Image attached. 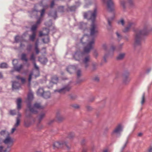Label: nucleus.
I'll list each match as a JSON object with an SVG mask.
<instances>
[{
    "label": "nucleus",
    "mask_w": 152,
    "mask_h": 152,
    "mask_svg": "<svg viewBox=\"0 0 152 152\" xmlns=\"http://www.w3.org/2000/svg\"><path fill=\"white\" fill-rule=\"evenodd\" d=\"M0 66L1 68H5L8 67V65L5 63H2L0 64Z\"/></svg>",
    "instance_id": "34"
},
{
    "label": "nucleus",
    "mask_w": 152,
    "mask_h": 152,
    "mask_svg": "<svg viewBox=\"0 0 152 152\" xmlns=\"http://www.w3.org/2000/svg\"><path fill=\"white\" fill-rule=\"evenodd\" d=\"M107 21H108V24L110 26H111V22H110V20L109 19H108L107 20Z\"/></svg>",
    "instance_id": "61"
},
{
    "label": "nucleus",
    "mask_w": 152,
    "mask_h": 152,
    "mask_svg": "<svg viewBox=\"0 0 152 152\" xmlns=\"http://www.w3.org/2000/svg\"><path fill=\"white\" fill-rule=\"evenodd\" d=\"M11 150V148L9 146H7V147L4 150H3L1 152H10Z\"/></svg>",
    "instance_id": "38"
},
{
    "label": "nucleus",
    "mask_w": 152,
    "mask_h": 152,
    "mask_svg": "<svg viewBox=\"0 0 152 152\" xmlns=\"http://www.w3.org/2000/svg\"><path fill=\"white\" fill-rule=\"evenodd\" d=\"M52 21L51 20H50L48 22H46L45 23V26L49 27H50L52 26Z\"/></svg>",
    "instance_id": "36"
},
{
    "label": "nucleus",
    "mask_w": 152,
    "mask_h": 152,
    "mask_svg": "<svg viewBox=\"0 0 152 152\" xmlns=\"http://www.w3.org/2000/svg\"><path fill=\"white\" fill-rule=\"evenodd\" d=\"M30 60L32 61L33 62H35L36 57L34 53L31 54L30 56Z\"/></svg>",
    "instance_id": "31"
},
{
    "label": "nucleus",
    "mask_w": 152,
    "mask_h": 152,
    "mask_svg": "<svg viewBox=\"0 0 152 152\" xmlns=\"http://www.w3.org/2000/svg\"><path fill=\"white\" fill-rule=\"evenodd\" d=\"M90 59V56H88L86 57L83 60V62L85 64V67L86 68L88 67V62L89 61Z\"/></svg>",
    "instance_id": "19"
},
{
    "label": "nucleus",
    "mask_w": 152,
    "mask_h": 152,
    "mask_svg": "<svg viewBox=\"0 0 152 152\" xmlns=\"http://www.w3.org/2000/svg\"><path fill=\"white\" fill-rule=\"evenodd\" d=\"M16 78L17 79H18V80H20V79L21 80V78L20 77V76L19 75L16 76Z\"/></svg>",
    "instance_id": "63"
},
{
    "label": "nucleus",
    "mask_w": 152,
    "mask_h": 152,
    "mask_svg": "<svg viewBox=\"0 0 152 152\" xmlns=\"http://www.w3.org/2000/svg\"><path fill=\"white\" fill-rule=\"evenodd\" d=\"M3 142L6 144H7L11 148L13 145V140L10 135L6 137V138L4 140Z\"/></svg>",
    "instance_id": "10"
},
{
    "label": "nucleus",
    "mask_w": 152,
    "mask_h": 152,
    "mask_svg": "<svg viewBox=\"0 0 152 152\" xmlns=\"http://www.w3.org/2000/svg\"><path fill=\"white\" fill-rule=\"evenodd\" d=\"M94 80L96 82H98L99 80V78L98 77H96L94 79Z\"/></svg>",
    "instance_id": "57"
},
{
    "label": "nucleus",
    "mask_w": 152,
    "mask_h": 152,
    "mask_svg": "<svg viewBox=\"0 0 152 152\" xmlns=\"http://www.w3.org/2000/svg\"><path fill=\"white\" fill-rule=\"evenodd\" d=\"M76 66H69L66 68L67 71L70 74L72 73L76 70Z\"/></svg>",
    "instance_id": "13"
},
{
    "label": "nucleus",
    "mask_w": 152,
    "mask_h": 152,
    "mask_svg": "<svg viewBox=\"0 0 152 152\" xmlns=\"http://www.w3.org/2000/svg\"><path fill=\"white\" fill-rule=\"evenodd\" d=\"M33 75V72H31L30 74L29 75V76L28 79V81L29 82V84H30V83L31 81V79H32V76Z\"/></svg>",
    "instance_id": "41"
},
{
    "label": "nucleus",
    "mask_w": 152,
    "mask_h": 152,
    "mask_svg": "<svg viewBox=\"0 0 152 152\" xmlns=\"http://www.w3.org/2000/svg\"><path fill=\"white\" fill-rule=\"evenodd\" d=\"M55 0H53L51 1V3L50 4V8H52L54 6V5H55V3H54Z\"/></svg>",
    "instance_id": "42"
},
{
    "label": "nucleus",
    "mask_w": 152,
    "mask_h": 152,
    "mask_svg": "<svg viewBox=\"0 0 152 152\" xmlns=\"http://www.w3.org/2000/svg\"><path fill=\"white\" fill-rule=\"evenodd\" d=\"M97 10L96 9H95L94 11H88L84 13V17L85 18L90 20L92 21V23L91 25L90 29V35L88 36L87 35L85 34L80 40V42L82 43H85L83 42V39L87 40V44L86 46L84 48L83 51L81 52L80 51H77L75 53L73 57L75 60L79 61L86 55V54L88 53L91 50L93 49L94 44V37H96L98 33V30L96 26L94 23Z\"/></svg>",
    "instance_id": "1"
},
{
    "label": "nucleus",
    "mask_w": 152,
    "mask_h": 152,
    "mask_svg": "<svg viewBox=\"0 0 152 152\" xmlns=\"http://www.w3.org/2000/svg\"><path fill=\"white\" fill-rule=\"evenodd\" d=\"M18 60L17 59H14L12 61V64L15 70L19 72L23 69V64H20L18 66H17L16 65L18 64Z\"/></svg>",
    "instance_id": "9"
},
{
    "label": "nucleus",
    "mask_w": 152,
    "mask_h": 152,
    "mask_svg": "<svg viewBox=\"0 0 152 152\" xmlns=\"http://www.w3.org/2000/svg\"><path fill=\"white\" fill-rule=\"evenodd\" d=\"M86 24L83 23H80L79 24V28L80 29H83L86 28Z\"/></svg>",
    "instance_id": "30"
},
{
    "label": "nucleus",
    "mask_w": 152,
    "mask_h": 152,
    "mask_svg": "<svg viewBox=\"0 0 152 152\" xmlns=\"http://www.w3.org/2000/svg\"><path fill=\"white\" fill-rule=\"evenodd\" d=\"M121 23L122 25L124 26V20L123 19H121L120 21L118 22V23Z\"/></svg>",
    "instance_id": "52"
},
{
    "label": "nucleus",
    "mask_w": 152,
    "mask_h": 152,
    "mask_svg": "<svg viewBox=\"0 0 152 152\" xmlns=\"http://www.w3.org/2000/svg\"><path fill=\"white\" fill-rule=\"evenodd\" d=\"M48 15L49 16H52L53 18L54 19H56L57 17V12L56 11H51L49 12Z\"/></svg>",
    "instance_id": "20"
},
{
    "label": "nucleus",
    "mask_w": 152,
    "mask_h": 152,
    "mask_svg": "<svg viewBox=\"0 0 152 152\" xmlns=\"http://www.w3.org/2000/svg\"><path fill=\"white\" fill-rule=\"evenodd\" d=\"M0 135L4 137H7L10 135L9 132L6 130H2L0 132Z\"/></svg>",
    "instance_id": "17"
},
{
    "label": "nucleus",
    "mask_w": 152,
    "mask_h": 152,
    "mask_svg": "<svg viewBox=\"0 0 152 152\" xmlns=\"http://www.w3.org/2000/svg\"><path fill=\"white\" fill-rule=\"evenodd\" d=\"M125 56V54L124 53H120L117 57V59L118 60H121L124 58Z\"/></svg>",
    "instance_id": "28"
},
{
    "label": "nucleus",
    "mask_w": 152,
    "mask_h": 152,
    "mask_svg": "<svg viewBox=\"0 0 152 152\" xmlns=\"http://www.w3.org/2000/svg\"><path fill=\"white\" fill-rule=\"evenodd\" d=\"M39 61L42 64H45L47 63L48 61L47 59L45 57H43L42 58L39 57Z\"/></svg>",
    "instance_id": "26"
},
{
    "label": "nucleus",
    "mask_w": 152,
    "mask_h": 152,
    "mask_svg": "<svg viewBox=\"0 0 152 152\" xmlns=\"http://www.w3.org/2000/svg\"><path fill=\"white\" fill-rule=\"evenodd\" d=\"M121 5L123 6V7L124 8H125V2L124 0H122L121 1Z\"/></svg>",
    "instance_id": "45"
},
{
    "label": "nucleus",
    "mask_w": 152,
    "mask_h": 152,
    "mask_svg": "<svg viewBox=\"0 0 152 152\" xmlns=\"http://www.w3.org/2000/svg\"><path fill=\"white\" fill-rule=\"evenodd\" d=\"M136 24L134 23H130L128 26L125 28L123 30L124 32L128 31L130 29H133L135 34L134 37V44L135 45H140L141 44L142 37L143 35L147 34L149 33V31L146 27L144 28L142 30L136 28L134 29Z\"/></svg>",
    "instance_id": "2"
},
{
    "label": "nucleus",
    "mask_w": 152,
    "mask_h": 152,
    "mask_svg": "<svg viewBox=\"0 0 152 152\" xmlns=\"http://www.w3.org/2000/svg\"><path fill=\"white\" fill-rule=\"evenodd\" d=\"M27 54L25 53H23L21 56V59L22 61L27 62L28 59L26 57Z\"/></svg>",
    "instance_id": "25"
},
{
    "label": "nucleus",
    "mask_w": 152,
    "mask_h": 152,
    "mask_svg": "<svg viewBox=\"0 0 152 152\" xmlns=\"http://www.w3.org/2000/svg\"><path fill=\"white\" fill-rule=\"evenodd\" d=\"M126 145V143H125L123 147L122 148H121L120 152H124V148H125Z\"/></svg>",
    "instance_id": "55"
},
{
    "label": "nucleus",
    "mask_w": 152,
    "mask_h": 152,
    "mask_svg": "<svg viewBox=\"0 0 152 152\" xmlns=\"http://www.w3.org/2000/svg\"><path fill=\"white\" fill-rule=\"evenodd\" d=\"M21 99L20 98H18L17 100V108L18 110V116L16 119V123L11 129L10 132L11 134H13L14 132L16 130L17 127L19 125L20 123V119L21 115L19 113V111L21 108Z\"/></svg>",
    "instance_id": "4"
},
{
    "label": "nucleus",
    "mask_w": 152,
    "mask_h": 152,
    "mask_svg": "<svg viewBox=\"0 0 152 152\" xmlns=\"http://www.w3.org/2000/svg\"><path fill=\"white\" fill-rule=\"evenodd\" d=\"M64 146L66 147L68 149L70 148L67 145L66 143L65 142H54L53 144V149H54Z\"/></svg>",
    "instance_id": "8"
},
{
    "label": "nucleus",
    "mask_w": 152,
    "mask_h": 152,
    "mask_svg": "<svg viewBox=\"0 0 152 152\" xmlns=\"http://www.w3.org/2000/svg\"><path fill=\"white\" fill-rule=\"evenodd\" d=\"M20 87V84L19 83L15 81L12 82V88L13 89H18Z\"/></svg>",
    "instance_id": "14"
},
{
    "label": "nucleus",
    "mask_w": 152,
    "mask_h": 152,
    "mask_svg": "<svg viewBox=\"0 0 152 152\" xmlns=\"http://www.w3.org/2000/svg\"><path fill=\"white\" fill-rule=\"evenodd\" d=\"M107 6L109 11H112L114 9V5L112 0H108L107 2Z\"/></svg>",
    "instance_id": "11"
},
{
    "label": "nucleus",
    "mask_w": 152,
    "mask_h": 152,
    "mask_svg": "<svg viewBox=\"0 0 152 152\" xmlns=\"http://www.w3.org/2000/svg\"><path fill=\"white\" fill-rule=\"evenodd\" d=\"M58 78L56 76H53L51 78V81L50 83V84H51L52 83L56 84L58 82Z\"/></svg>",
    "instance_id": "16"
},
{
    "label": "nucleus",
    "mask_w": 152,
    "mask_h": 152,
    "mask_svg": "<svg viewBox=\"0 0 152 152\" xmlns=\"http://www.w3.org/2000/svg\"><path fill=\"white\" fill-rule=\"evenodd\" d=\"M102 48L103 49L105 50V51H107V46L106 44H103L102 45Z\"/></svg>",
    "instance_id": "44"
},
{
    "label": "nucleus",
    "mask_w": 152,
    "mask_h": 152,
    "mask_svg": "<svg viewBox=\"0 0 152 152\" xmlns=\"http://www.w3.org/2000/svg\"><path fill=\"white\" fill-rule=\"evenodd\" d=\"M115 49V47L113 46L111 47L110 51L113 52Z\"/></svg>",
    "instance_id": "56"
},
{
    "label": "nucleus",
    "mask_w": 152,
    "mask_h": 152,
    "mask_svg": "<svg viewBox=\"0 0 152 152\" xmlns=\"http://www.w3.org/2000/svg\"><path fill=\"white\" fill-rule=\"evenodd\" d=\"M32 48V45L31 44H29L27 46L26 50L28 52H30Z\"/></svg>",
    "instance_id": "35"
},
{
    "label": "nucleus",
    "mask_w": 152,
    "mask_h": 152,
    "mask_svg": "<svg viewBox=\"0 0 152 152\" xmlns=\"http://www.w3.org/2000/svg\"><path fill=\"white\" fill-rule=\"evenodd\" d=\"M108 56V55L106 54H105V55L103 57L104 60V61L105 62H107L106 58H107Z\"/></svg>",
    "instance_id": "50"
},
{
    "label": "nucleus",
    "mask_w": 152,
    "mask_h": 152,
    "mask_svg": "<svg viewBox=\"0 0 152 152\" xmlns=\"http://www.w3.org/2000/svg\"><path fill=\"white\" fill-rule=\"evenodd\" d=\"M71 88V86L69 85H66L63 86L61 88L58 90H55V92H58L60 94H64L69 92Z\"/></svg>",
    "instance_id": "6"
},
{
    "label": "nucleus",
    "mask_w": 152,
    "mask_h": 152,
    "mask_svg": "<svg viewBox=\"0 0 152 152\" xmlns=\"http://www.w3.org/2000/svg\"><path fill=\"white\" fill-rule=\"evenodd\" d=\"M73 107H74L75 108H78L79 107L78 105H77V104L74 105L73 106Z\"/></svg>",
    "instance_id": "59"
},
{
    "label": "nucleus",
    "mask_w": 152,
    "mask_h": 152,
    "mask_svg": "<svg viewBox=\"0 0 152 152\" xmlns=\"http://www.w3.org/2000/svg\"><path fill=\"white\" fill-rule=\"evenodd\" d=\"M74 136V134L72 132L69 133L67 137L70 139L73 138Z\"/></svg>",
    "instance_id": "39"
},
{
    "label": "nucleus",
    "mask_w": 152,
    "mask_h": 152,
    "mask_svg": "<svg viewBox=\"0 0 152 152\" xmlns=\"http://www.w3.org/2000/svg\"><path fill=\"white\" fill-rule=\"evenodd\" d=\"M34 98L33 93L31 91H30L28 95L27 100L28 102L32 101Z\"/></svg>",
    "instance_id": "21"
},
{
    "label": "nucleus",
    "mask_w": 152,
    "mask_h": 152,
    "mask_svg": "<svg viewBox=\"0 0 152 152\" xmlns=\"http://www.w3.org/2000/svg\"><path fill=\"white\" fill-rule=\"evenodd\" d=\"M3 148V146H0V152H1L2 151V150Z\"/></svg>",
    "instance_id": "62"
},
{
    "label": "nucleus",
    "mask_w": 152,
    "mask_h": 152,
    "mask_svg": "<svg viewBox=\"0 0 152 152\" xmlns=\"http://www.w3.org/2000/svg\"><path fill=\"white\" fill-rule=\"evenodd\" d=\"M76 4L77 7H78L80 6V3L79 1H78L77 2H76Z\"/></svg>",
    "instance_id": "60"
},
{
    "label": "nucleus",
    "mask_w": 152,
    "mask_h": 152,
    "mask_svg": "<svg viewBox=\"0 0 152 152\" xmlns=\"http://www.w3.org/2000/svg\"><path fill=\"white\" fill-rule=\"evenodd\" d=\"M35 50L36 51V54H38L39 53V51L38 49V48H35Z\"/></svg>",
    "instance_id": "54"
},
{
    "label": "nucleus",
    "mask_w": 152,
    "mask_h": 152,
    "mask_svg": "<svg viewBox=\"0 0 152 152\" xmlns=\"http://www.w3.org/2000/svg\"><path fill=\"white\" fill-rule=\"evenodd\" d=\"M35 48H38V39H37V40L35 42Z\"/></svg>",
    "instance_id": "51"
},
{
    "label": "nucleus",
    "mask_w": 152,
    "mask_h": 152,
    "mask_svg": "<svg viewBox=\"0 0 152 152\" xmlns=\"http://www.w3.org/2000/svg\"><path fill=\"white\" fill-rule=\"evenodd\" d=\"M31 104L30 103H28V107L30 111L33 113H37L38 110H39L43 108V107L39 103H35L33 107H31Z\"/></svg>",
    "instance_id": "5"
},
{
    "label": "nucleus",
    "mask_w": 152,
    "mask_h": 152,
    "mask_svg": "<svg viewBox=\"0 0 152 152\" xmlns=\"http://www.w3.org/2000/svg\"><path fill=\"white\" fill-rule=\"evenodd\" d=\"M21 80L22 83H24L25 81V79L24 78L21 77Z\"/></svg>",
    "instance_id": "58"
},
{
    "label": "nucleus",
    "mask_w": 152,
    "mask_h": 152,
    "mask_svg": "<svg viewBox=\"0 0 152 152\" xmlns=\"http://www.w3.org/2000/svg\"><path fill=\"white\" fill-rule=\"evenodd\" d=\"M58 11L60 12H63L64 11V7L63 6H59L58 8Z\"/></svg>",
    "instance_id": "37"
},
{
    "label": "nucleus",
    "mask_w": 152,
    "mask_h": 152,
    "mask_svg": "<svg viewBox=\"0 0 152 152\" xmlns=\"http://www.w3.org/2000/svg\"><path fill=\"white\" fill-rule=\"evenodd\" d=\"M123 127L121 124L118 125L111 133L112 135H115L117 137L119 136L120 133L123 131Z\"/></svg>",
    "instance_id": "7"
},
{
    "label": "nucleus",
    "mask_w": 152,
    "mask_h": 152,
    "mask_svg": "<svg viewBox=\"0 0 152 152\" xmlns=\"http://www.w3.org/2000/svg\"><path fill=\"white\" fill-rule=\"evenodd\" d=\"M44 92H45V91L44 89L42 88H40L38 89L37 94L38 96L42 97Z\"/></svg>",
    "instance_id": "15"
},
{
    "label": "nucleus",
    "mask_w": 152,
    "mask_h": 152,
    "mask_svg": "<svg viewBox=\"0 0 152 152\" xmlns=\"http://www.w3.org/2000/svg\"><path fill=\"white\" fill-rule=\"evenodd\" d=\"M93 70L95 69L96 68V67L97 65V64L96 63H94L93 64Z\"/></svg>",
    "instance_id": "49"
},
{
    "label": "nucleus",
    "mask_w": 152,
    "mask_h": 152,
    "mask_svg": "<svg viewBox=\"0 0 152 152\" xmlns=\"http://www.w3.org/2000/svg\"><path fill=\"white\" fill-rule=\"evenodd\" d=\"M45 11L44 9H42V10L40 11V17L39 18L36 23L31 26V31L32 34L29 35V40L32 42H34L35 40L37 33V28L43 20L42 16L44 15Z\"/></svg>",
    "instance_id": "3"
},
{
    "label": "nucleus",
    "mask_w": 152,
    "mask_h": 152,
    "mask_svg": "<svg viewBox=\"0 0 152 152\" xmlns=\"http://www.w3.org/2000/svg\"><path fill=\"white\" fill-rule=\"evenodd\" d=\"M151 68H148L146 70L145 73L147 74H148L151 71Z\"/></svg>",
    "instance_id": "53"
},
{
    "label": "nucleus",
    "mask_w": 152,
    "mask_h": 152,
    "mask_svg": "<svg viewBox=\"0 0 152 152\" xmlns=\"http://www.w3.org/2000/svg\"><path fill=\"white\" fill-rule=\"evenodd\" d=\"M116 33L117 37L119 39V41H120V40H121L122 38V36L118 32H117Z\"/></svg>",
    "instance_id": "46"
},
{
    "label": "nucleus",
    "mask_w": 152,
    "mask_h": 152,
    "mask_svg": "<svg viewBox=\"0 0 152 152\" xmlns=\"http://www.w3.org/2000/svg\"><path fill=\"white\" fill-rule=\"evenodd\" d=\"M76 9V7L75 6H73L71 7H68L67 9V11H74Z\"/></svg>",
    "instance_id": "27"
},
{
    "label": "nucleus",
    "mask_w": 152,
    "mask_h": 152,
    "mask_svg": "<svg viewBox=\"0 0 152 152\" xmlns=\"http://www.w3.org/2000/svg\"><path fill=\"white\" fill-rule=\"evenodd\" d=\"M17 111L16 110H11L10 111V113L12 115H14L16 114Z\"/></svg>",
    "instance_id": "40"
},
{
    "label": "nucleus",
    "mask_w": 152,
    "mask_h": 152,
    "mask_svg": "<svg viewBox=\"0 0 152 152\" xmlns=\"http://www.w3.org/2000/svg\"><path fill=\"white\" fill-rule=\"evenodd\" d=\"M124 43H123L119 45L117 48V49L118 50H121L122 48V46H123Z\"/></svg>",
    "instance_id": "48"
},
{
    "label": "nucleus",
    "mask_w": 152,
    "mask_h": 152,
    "mask_svg": "<svg viewBox=\"0 0 152 152\" xmlns=\"http://www.w3.org/2000/svg\"><path fill=\"white\" fill-rule=\"evenodd\" d=\"M45 114L44 113L41 114L39 116V120L41 121L44 117Z\"/></svg>",
    "instance_id": "47"
},
{
    "label": "nucleus",
    "mask_w": 152,
    "mask_h": 152,
    "mask_svg": "<svg viewBox=\"0 0 152 152\" xmlns=\"http://www.w3.org/2000/svg\"><path fill=\"white\" fill-rule=\"evenodd\" d=\"M149 152H152V147H151L149 148Z\"/></svg>",
    "instance_id": "64"
},
{
    "label": "nucleus",
    "mask_w": 152,
    "mask_h": 152,
    "mask_svg": "<svg viewBox=\"0 0 152 152\" xmlns=\"http://www.w3.org/2000/svg\"><path fill=\"white\" fill-rule=\"evenodd\" d=\"M39 12V11L36 10H33L29 12L31 15V17H32V16L34 15H35L36 14L37 12Z\"/></svg>",
    "instance_id": "32"
},
{
    "label": "nucleus",
    "mask_w": 152,
    "mask_h": 152,
    "mask_svg": "<svg viewBox=\"0 0 152 152\" xmlns=\"http://www.w3.org/2000/svg\"><path fill=\"white\" fill-rule=\"evenodd\" d=\"M33 64H34V67L35 69H36V70L35 71V72L37 74V75H35L34 76L35 78L39 76V68L38 66L36 65L35 62H33Z\"/></svg>",
    "instance_id": "18"
},
{
    "label": "nucleus",
    "mask_w": 152,
    "mask_h": 152,
    "mask_svg": "<svg viewBox=\"0 0 152 152\" xmlns=\"http://www.w3.org/2000/svg\"><path fill=\"white\" fill-rule=\"evenodd\" d=\"M145 93H143L142 95V99H141V104L142 105H143L145 102Z\"/></svg>",
    "instance_id": "33"
},
{
    "label": "nucleus",
    "mask_w": 152,
    "mask_h": 152,
    "mask_svg": "<svg viewBox=\"0 0 152 152\" xmlns=\"http://www.w3.org/2000/svg\"><path fill=\"white\" fill-rule=\"evenodd\" d=\"M77 76L78 77H79L81 75V71L80 69H78L77 72Z\"/></svg>",
    "instance_id": "43"
},
{
    "label": "nucleus",
    "mask_w": 152,
    "mask_h": 152,
    "mask_svg": "<svg viewBox=\"0 0 152 152\" xmlns=\"http://www.w3.org/2000/svg\"><path fill=\"white\" fill-rule=\"evenodd\" d=\"M43 31H46L47 32V33L46 34L43 33L42 32V31H40L39 34V37H41L43 35H48L49 32V31L48 29H47L46 28H44L43 30Z\"/></svg>",
    "instance_id": "23"
},
{
    "label": "nucleus",
    "mask_w": 152,
    "mask_h": 152,
    "mask_svg": "<svg viewBox=\"0 0 152 152\" xmlns=\"http://www.w3.org/2000/svg\"><path fill=\"white\" fill-rule=\"evenodd\" d=\"M131 80V79L129 77L128 75H123V83L126 85L129 83Z\"/></svg>",
    "instance_id": "12"
},
{
    "label": "nucleus",
    "mask_w": 152,
    "mask_h": 152,
    "mask_svg": "<svg viewBox=\"0 0 152 152\" xmlns=\"http://www.w3.org/2000/svg\"><path fill=\"white\" fill-rule=\"evenodd\" d=\"M46 36L45 38L42 39L43 42L44 43H47L50 41L49 38L48 36V35Z\"/></svg>",
    "instance_id": "29"
},
{
    "label": "nucleus",
    "mask_w": 152,
    "mask_h": 152,
    "mask_svg": "<svg viewBox=\"0 0 152 152\" xmlns=\"http://www.w3.org/2000/svg\"><path fill=\"white\" fill-rule=\"evenodd\" d=\"M22 37L19 36H16L15 38V40L16 42H20V47H22L24 46V45H23L21 43L22 41L20 40Z\"/></svg>",
    "instance_id": "22"
},
{
    "label": "nucleus",
    "mask_w": 152,
    "mask_h": 152,
    "mask_svg": "<svg viewBox=\"0 0 152 152\" xmlns=\"http://www.w3.org/2000/svg\"><path fill=\"white\" fill-rule=\"evenodd\" d=\"M50 93L49 91L45 92L43 94L42 97L45 99H48L50 97Z\"/></svg>",
    "instance_id": "24"
}]
</instances>
